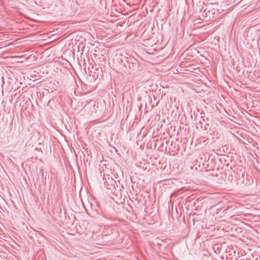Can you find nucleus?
Instances as JSON below:
<instances>
[{
    "mask_svg": "<svg viewBox=\"0 0 260 260\" xmlns=\"http://www.w3.org/2000/svg\"><path fill=\"white\" fill-rule=\"evenodd\" d=\"M198 126H200L201 128H203V123L202 122L200 121L199 124H198Z\"/></svg>",
    "mask_w": 260,
    "mask_h": 260,
    "instance_id": "2",
    "label": "nucleus"
},
{
    "mask_svg": "<svg viewBox=\"0 0 260 260\" xmlns=\"http://www.w3.org/2000/svg\"><path fill=\"white\" fill-rule=\"evenodd\" d=\"M209 124L208 123H206L204 125H203V128H202L204 130H207L208 129Z\"/></svg>",
    "mask_w": 260,
    "mask_h": 260,
    "instance_id": "1",
    "label": "nucleus"
}]
</instances>
